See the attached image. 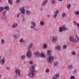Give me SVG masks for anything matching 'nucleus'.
I'll list each match as a JSON object with an SVG mask.
<instances>
[{
  "mask_svg": "<svg viewBox=\"0 0 79 79\" xmlns=\"http://www.w3.org/2000/svg\"><path fill=\"white\" fill-rule=\"evenodd\" d=\"M57 40V36H53L52 37V41L53 42H56Z\"/></svg>",
  "mask_w": 79,
  "mask_h": 79,
  "instance_id": "obj_8",
  "label": "nucleus"
},
{
  "mask_svg": "<svg viewBox=\"0 0 79 79\" xmlns=\"http://www.w3.org/2000/svg\"><path fill=\"white\" fill-rule=\"evenodd\" d=\"M47 53L48 55H50V54H51V51L50 50H48L47 51Z\"/></svg>",
  "mask_w": 79,
  "mask_h": 79,
  "instance_id": "obj_30",
  "label": "nucleus"
},
{
  "mask_svg": "<svg viewBox=\"0 0 79 79\" xmlns=\"http://www.w3.org/2000/svg\"><path fill=\"white\" fill-rule=\"evenodd\" d=\"M26 55L27 58H31V57L32 55V52L31 51V50H28L27 51Z\"/></svg>",
  "mask_w": 79,
  "mask_h": 79,
  "instance_id": "obj_3",
  "label": "nucleus"
},
{
  "mask_svg": "<svg viewBox=\"0 0 79 79\" xmlns=\"http://www.w3.org/2000/svg\"><path fill=\"white\" fill-rule=\"evenodd\" d=\"M2 0H0V3H2Z\"/></svg>",
  "mask_w": 79,
  "mask_h": 79,
  "instance_id": "obj_53",
  "label": "nucleus"
},
{
  "mask_svg": "<svg viewBox=\"0 0 79 79\" xmlns=\"http://www.w3.org/2000/svg\"><path fill=\"white\" fill-rule=\"evenodd\" d=\"M70 79H74V76H72L70 77Z\"/></svg>",
  "mask_w": 79,
  "mask_h": 79,
  "instance_id": "obj_40",
  "label": "nucleus"
},
{
  "mask_svg": "<svg viewBox=\"0 0 79 79\" xmlns=\"http://www.w3.org/2000/svg\"><path fill=\"white\" fill-rule=\"evenodd\" d=\"M58 13H59V11H58V10H56L54 12V18H56L57 15H58Z\"/></svg>",
  "mask_w": 79,
  "mask_h": 79,
  "instance_id": "obj_6",
  "label": "nucleus"
},
{
  "mask_svg": "<svg viewBox=\"0 0 79 79\" xmlns=\"http://www.w3.org/2000/svg\"><path fill=\"white\" fill-rule=\"evenodd\" d=\"M3 13H4V15H6V11H3Z\"/></svg>",
  "mask_w": 79,
  "mask_h": 79,
  "instance_id": "obj_43",
  "label": "nucleus"
},
{
  "mask_svg": "<svg viewBox=\"0 0 79 79\" xmlns=\"http://www.w3.org/2000/svg\"><path fill=\"white\" fill-rule=\"evenodd\" d=\"M18 26V24L17 23H14L11 26L12 28H15Z\"/></svg>",
  "mask_w": 79,
  "mask_h": 79,
  "instance_id": "obj_12",
  "label": "nucleus"
},
{
  "mask_svg": "<svg viewBox=\"0 0 79 79\" xmlns=\"http://www.w3.org/2000/svg\"><path fill=\"white\" fill-rule=\"evenodd\" d=\"M19 42L20 43H23L24 42V40L23 39L21 38L19 40Z\"/></svg>",
  "mask_w": 79,
  "mask_h": 79,
  "instance_id": "obj_24",
  "label": "nucleus"
},
{
  "mask_svg": "<svg viewBox=\"0 0 79 79\" xmlns=\"http://www.w3.org/2000/svg\"><path fill=\"white\" fill-rule=\"evenodd\" d=\"M25 20V19H23V21H24Z\"/></svg>",
  "mask_w": 79,
  "mask_h": 79,
  "instance_id": "obj_54",
  "label": "nucleus"
},
{
  "mask_svg": "<svg viewBox=\"0 0 79 79\" xmlns=\"http://www.w3.org/2000/svg\"><path fill=\"white\" fill-rule=\"evenodd\" d=\"M0 77H2V75H0Z\"/></svg>",
  "mask_w": 79,
  "mask_h": 79,
  "instance_id": "obj_57",
  "label": "nucleus"
},
{
  "mask_svg": "<svg viewBox=\"0 0 79 79\" xmlns=\"http://www.w3.org/2000/svg\"><path fill=\"white\" fill-rule=\"evenodd\" d=\"M52 4H55V1L54 0H52Z\"/></svg>",
  "mask_w": 79,
  "mask_h": 79,
  "instance_id": "obj_38",
  "label": "nucleus"
},
{
  "mask_svg": "<svg viewBox=\"0 0 79 79\" xmlns=\"http://www.w3.org/2000/svg\"><path fill=\"white\" fill-rule=\"evenodd\" d=\"M54 65L55 66H58V63L57 62H56L54 63Z\"/></svg>",
  "mask_w": 79,
  "mask_h": 79,
  "instance_id": "obj_37",
  "label": "nucleus"
},
{
  "mask_svg": "<svg viewBox=\"0 0 79 79\" xmlns=\"http://www.w3.org/2000/svg\"><path fill=\"white\" fill-rule=\"evenodd\" d=\"M35 64H34L33 65L31 68V72L29 73L28 74V76L30 77H33L34 74V72L35 71Z\"/></svg>",
  "mask_w": 79,
  "mask_h": 79,
  "instance_id": "obj_1",
  "label": "nucleus"
},
{
  "mask_svg": "<svg viewBox=\"0 0 79 79\" xmlns=\"http://www.w3.org/2000/svg\"><path fill=\"white\" fill-rule=\"evenodd\" d=\"M70 40L71 42H74V39L73 37H70Z\"/></svg>",
  "mask_w": 79,
  "mask_h": 79,
  "instance_id": "obj_20",
  "label": "nucleus"
},
{
  "mask_svg": "<svg viewBox=\"0 0 79 79\" xmlns=\"http://www.w3.org/2000/svg\"><path fill=\"white\" fill-rule=\"evenodd\" d=\"M20 11L22 14H24L25 12H26V11L25 10V9L24 8L22 7L20 8Z\"/></svg>",
  "mask_w": 79,
  "mask_h": 79,
  "instance_id": "obj_7",
  "label": "nucleus"
},
{
  "mask_svg": "<svg viewBox=\"0 0 79 79\" xmlns=\"http://www.w3.org/2000/svg\"><path fill=\"white\" fill-rule=\"evenodd\" d=\"M47 47V45L46 44H44L43 45V48H46Z\"/></svg>",
  "mask_w": 79,
  "mask_h": 79,
  "instance_id": "obj_27",
  "label": "nucleus"
},
{
  "mask_svg": "<svg viewBox=\"0 0 79 79\" xmlns=\"http://www.w3.org/2000/svg\"><path fill=\"white\" fill-rule=\"evenodd\" d=\"M59 76V74H56L55 77H54L52 79H57V77Z\"/></svg>",
  "mask_w": 79,
  "mask_h": 79,
  "instance_id": "obj_16",
  "label": "nucleus"
},
{
  "mask_svg": "<svg viewBox=\"0 0 79 79\" xmlns=\"http://www.w3.org/2000/svg\"><path fill=\"white\" fill-rule=\"evenodd\" d=\"M19 14H17V18H19Z\"/></svg>",
  "mask_w": 79,
  "mask_h": 79,
  "instance_id": "obj_49",
  "label": "nucleus"
},
{
  "mask_svg": "<svg viewBox=\"0 0 79 79\" xmlns=\"http://www.w3.org/2000/svg\"><path fill=\"white\" fill-rule=\"evenodd\" d=\"M46 73H49V71H50V70H49V69H47L46 70Z\"/></svg>",
  "mask_w": 79,
  "mask_h": 79,
  "instance_id": "obj_35",
  "label": "nucleus"
},
{
  "mask_svg": "<svg viewBox=\"0 0 79 79\" xmlns=\"http://www.w3.org/2000/svg\"><path fill=\"white\" fill-rule=\"evenodd\" d=\"M33 45L32 43H31L30 44H29V45L28 46V49H30V48H31L32 47Z\"/></svg>",
  "mask_w": 79,
  "mask_h": 79,
  "instance_id": "obj_13",
  "label": "nucleus"
},
{
  "mask_svg": "<svg viewBox=\"0 0 79 79\" xmlns=\"http://www.w3.org/2000/svg\"><path fill=\"white\" fill-rule=\"evenodd\" d=\"M40 57H45V54L44 53H41V54H40Z\"/></svg>",
  "mask_w": 79,
  "mask_h": 79,
  "instance_id": "obj_19",
  "label": "nucleus"
},
{
  "mask_svg": "<svg viewBox=\"0 0 79 79\" xmlns=\"http://www.w3.org/2000/svg\"><path fill=\"white\" fill-rule=\"evenodd\" d=\"M8 1L9 4H10V5H12V3H13V2H12V0H8Z\"/></svg>",
  "mask_w": 79,
  "mask_h": 79,
  "instance_id": "obj_22",
  "label": "nucleus"
},
{
  "mask_svg": "<svg viewBox=\"0 0 79 79\" xmlns=\"http://www.w3.org/2000/svg\"><path fill=\"white\" fill-rule=\"evenodd\" d=\"M75 14L77 16H79V11H76L75 12Z\"/></svg>",
  "mask_w": 79,
  "mask_h": 79,
  "instance_id": "obj_28",
  "label": "nucleus"
},
{
  "mask_svg": "<svg viewBox=\"0 0 79 79\" xmlns=\"http://www.w3.org/2000/svg\"><path fill=\"white\" fill-rule=\"evenodd\" d=\"M1 59V56H0V60Z\"/></svg>",
  "mask_w": 79,
  "mask_h": 79,
  "instance_id": "obj_58",
  "label": "nucleus"
},
{
  "mask_svg": "<svg viewBox=\"0 0 79 79\" xmlns=\"http://www.w3.org/2000/svg\"><path fill=\"white\" fill-rule=\"evenodd\" d=\"M53 57L52 56H50L48 59V61L49 63H52L53 61Z\"/></svg>",
  "mask_w": 79,
  "mask_h": 79,
  "instance_id": "obj_4",
  "label": "nucleus"
},
{
  "mask_svg": "<svg viewBox=\"0 0 79 79\" xmlns=\"http://www.w3.org/2000/svg\"><path fill=\"white\" fill-rule=\"evenodd\" d=\"M66 13H63L62 14V17H63V18H65V17H66Z\"/></svg>",
  "mask_w": 79,
  "mask_h": 79,
  "instance_id": "obj_25",
  "label": "nucleus"
},
{
  "mask_svg": "<svg viewBox=\"0 0 79 79\" xmlns=\"http://www.w3.org/2000/svg\"><path fill=\"white\" fill-rule=\"evenodd\" d=\"M48 2V1L47 0H45L44 2L42 3V6H44L46 5V3Z\"/></svg>",
  "mask_w": 79,
  "mask_h": 79,
  "instance_id": "obj_10",
  "label": "nucleus"
},
{
  "mask_svg": "<svg viewBox=\"0 0 79 79\" xmlns=\"http://www.w3.org/2000/svg\"><path fill=\"white\" fill-rule=\"evenodd\" d=\"M13 37L14 38H16V37H17V36H16V35H13Z\"/></svg>",
  "mask_w": 79,
  "mask_h": 79,
  "instance_id": "obj_44",
  "label": "nucleus"
},
{
  "mask_svg": "<svg viewBox=\"0 0 79 79\" xmlns=\"http://www.w3.org/2000/svg\"><path fill=\"white\" fill-rule=\"evenodd\" d=\"M48 18H50V15H48Z\"/></svg>",
  "mask_w": 79,
  "mask_h": 79,
  "instance_id": "obj_51",
  "label": "nucleus"
},
{
  "mask_svg": "<svg viewBox=\"0 0 79 79\" xmlns=\"http://www.w3.org/2000/svg\"><path fill=\"white\" fill-rule=\"evenodd\" d=\"M1 42L2 44H3L5 43V40L3 39H2L1 40Z\"/></svg>",
  "mask_w": 79,
  "mask_h": 79,
  "instance_id": "obj_31",
  "label": "nucleus"
},
{
  "mask_svg": "<svg viewBox=\"0 0 79 79\" xmlns=\"http://www.w3.org/2000/svg\"><path fill=\"white\" fill-rule=\"evenodd\" d=\"M68 29V28L66 27L65 25H63L62 27H61L59 28L60 32H62V31H66Z\"/></svg>",
  "mask_w": 79,
  "mask_h": 79,
  "instance_id": "obj_2",
  "label": "nucleus"
},
{
  "mask_svg": "<svg viewBox=\"0 0 79 79\" xmlns=\"http://www.w3.org/2000/svg\"><path fill=\"white\" fill-rule=\"evenodd\" d=\"M34 55L36 56H40V53L39 52H35L34 54Z\"/></svg>",
  "mask_w": 79,
  "mask_h": 79,
  "instance_id": "obj_14",
  "label": "nucleus"
},
{
  "mask_svg": "<svg viewBox=\"0 0 79 79\" xmlns=\"http://www.w3.org/2000/svg\"><path fill=\"white\" fill-rule=\"evenodd\" d=\"M76 54V52L74 51H73V52H72V54L74 56Z\"/></svg>",
  "mask_w": 79,
  "mask_h": 79,
  "instance_id": "obj_34",
  "label": "nucleus"
},
{
  "mask_svg": "<svg viewBox=\"0 0 79 79\" xmlns=\"http://www.w3.org/2000/svg\"><path fill=\"white\" fill-rule=\"evenodd\" d=\"M20 2V0H16V3H18Z\"/></svg>",
  "mask_w": 79,
  "mask_h": 79,
  "instance_id": "obj_39",
  "label": "nucleus"
},
{
  "mask_svg": "<svg viewBox=\"0 0 79 79\" xmlns=\"http://www.w3.org/2000/svg\"><path fill=\"white\" fill-rule=\"evenodd\" d=\"M25 58V55H23L22 56L21 59L22 60H24Z\"/></svg>",
  "mask_w": 79,
  "mask_h": 79,
  "instance_id": "obj_32",
  "label": "nucleus"
},
{
  "mask_svg": "<svg viewBox=\"0 0 79 79\" xmlns=\"http://www.w3.org/2000/svg\"><path fill=\"white\" fill-rule=\"evenodd\" d=\"M71 7V5L70 4H68L67 5V8L68 10H69Z\"/></svg>",
  "mask_w": 79,
  "mask_h": 79,
  "instance_id": "obj_17",
  "label": "nucleus"
},
{
  "mask_svg": "<svg viewBox=\"0 0 79 79\" xmlns=\"http://www.w3.org/2000/svg\"><path fill=\"white\" fill-rule=\"evenodd\" d=\"M6 69H7V70H9L10 69V68L8 67H6Z\"/></svg>",
  "mask_w": 79,
  "mask_h": 79,
  "instance_id": "obj_45",
  "label": "nucleus"
},
{
  "mask_svg": "<svg viewBox=\"0 0 79 79\" xmlns=\"http://www.w3.org/2000/svg\"><path fill=\"white\" fill-rule=\"evenodd\" d=\"M77 26H78V27H79V24L78 23H77Z\"/></svg>",
  "mask_w": 79,
  "mask_h": 79,
  "instance_id": "obj_50",
  "label": "nucleus"
},
{
  "mask_svg": "<svg viewBox=\"0 0 79 79\" xmlns=\"http://www.w3.org/2000/svg\"><path fill=\"white\" fill-rule=\"evenodd\" d=\"M74 24L76 25V22H74Z\"/></svg>",
  "mask_w": 79,
  "mask_h": 79,
  "instance_id": "obj_52",
  "label": "nucleus"
},
{
  "mask_svg": "<svg viewBox=\"0 0 79 79\" xmlns=\"http://www.w3.org/2000/svg\"><path fill=\"white\" fill-rule=\"evenodd\" d=\"M20 70L19 69H16L15 70V73L16 74H20Z\"/></svg>",
  "mask_w": 79,
  "mask_h": 79,
  "instance_id": "obj_11",
  "label": "nucleus"
},
{
  "mask_svg": "<svg viewBox=\"0 0 79 79\" xmlns=\"http://www.w3.org/2000/svg\"><path fill=\"white\" fill-rule=\"evenodd\" d=\"M73 68V65H70L69 66V69H72V68Z\"/></svg>",
  "mask_w": 79,
  "mask_h": 79,
  "instance_id": "obj_21",
  "label": "nucleus"
},
{
  "mask_svg": "<svg viewBox=\"0 0 79 79\" xmlns=\"http://www.w3.org/2000/svg\"><path fill=\"white\" fill-rule=\"evenodd\" d=\"M0 63L1 64H4V63H5V60L4 59H2L0 60Z\"/></svg>",
  "mask_w": 79,
  "mask_h": 79,
  "instance_id": "obj_15",
  "label": "nucleus"
},
{
  "mask_svg": "<svg viewBox=\"0 0 79 79\" xmlns=\"http://www.w3.org/2000/svg\"><path fill=\"white\" fill-rule=\"evenodd\" d=\"M4 9V8L3 7H0V12H1L3 11V10Z\"/></svg>",
  "mask_w": 79,
  "mask_h": 79,
  "instance_id": "obj_33",
  "label": "nucleus"
},
{
  "mask_svg": "<svg viewBox=\"0 0 79 79\" xmlns=\"http://www.w3.org/2000/svg\"><path fill=\"white\" fill-rule=\"evenodd\" d=\"M34 29V30H35V31H37V28H33Z\"/></svg>",
  "mask_w": 79,
  "mask_h": 79,
  "instance_id": "obj_48",
  "label": "nucleus"
},
{
  "mask_svg": "<svg viewBox=\"0 0 79 79\" xmlns=\"http://www.w3.org/2000/svg\"><path fill=\"white\" fill-rule=\"evenodd\" d=\"M40 24L41 26H44V25H45V23H44V22H42V21H41L40 23Z\"/></svg>",
  "mask_w": 79,
  "mask_h": 79,
  "instance_id": "obj_26",
  "label": "nucleus"
},
{
  "mask_svg": "<svg viewBox=\"0 0 79 79\" xmlns=\"http://www.w3.org/2000/svg\"><path fill=\"white\" fill-rule=\"evenodd\" d=\"M4 8L6 10H8L9 9V7L8 6H6L4 7Z\"/></svg>",
  "mask_w": 79,
  "mask_h": 79,
  "instance_id": "obj_29",
  "label": "nucleus"
},
{
  "mask_svg": "<svg viewBox=\"0 0 79 79\" xmlns=\"http://www.w3.org/2000/svg\"><path fill=\"white\" fill-rule=\"evenodd\" d=\"M67 47L66 45H64L63 47V48L64 49H65V48H66Z\"/></svg>",
  "mask_w": 79,
  "mask_h": 79,
  "instance_id": "obj_41",
  "label": "nucleus"
},
{
  "mask_svg": "<svg viewBox=\"0 0 79 79\" xmlns=\"http://www.w3.org/2000/svg\"><path fill=\"white\" fill-rule=\"evenodd\" d=\"M73 74H76V71L75 70L73 71Z\"/></svg>",
  "mask_w": 79,
  "mask_h": 79,
  "instance_id": "obj_47",
  "label": "nucleus"
},
{
  "mask_svg": "<svg viewBox=\"0 0 79 79\" xmlns=\"http://www.w3.org/2000/svg\"><path fill=\"white\" fill-rule=\"evenodd\" d=\"M27 13L28 14H30V13H31V12L29 10H27Z\"/></svg>",
  "mask_w": 79,
  "mask_h": 79,
  "instance_id": "obj_36",
  "label": "nucleus"
},
{
  "mask_svg": "<svg viewBox=\"0 0 79 79\" xmlns=\"http://www.w3.org/2000/svg\"><path fill=\"white\" fill-rule=\"evenodd\" d=\"M30 64H33V62L32 61H30L29 62Z\"/></svg>",
  "mask_w": 79,
  "mask_h": 79,
  "instance_id": "obj_42",
  "label": "nucleus"
},
{
  "mask_svg": "<svg viewBox=\"0 0 79 79\" xmlns=\"http://www.w3.org/2000/svg\"><path fill=\"white\" fill-rule=\"evenodd\" d=\"M31 24L33 26H31V28L32 29V28H34L35 26V23L34 22H32L31 23Z\"/></svg>",
  "mask_w": 79,
  "mask_h": 79,
  "instance_id": "obj_9",
  "label": "nucleus"
},
{
  "mask_svg": "<svg viewBox=\"0 0 79 79\" xmlns=\"http://www.w3.org/2000/svg\"><path fill=\"white\" fill-rule=\"evenodd\" d=\"M79 40V37L77 35H76L74 39V42H77Z\"/></svg>",
  "mask_w": 79,
  "mask_h": 79,
  "instance_id": "obj_5",
  "label": "nucleus"
},
{
  "mask_svg": "<svg viewBox=\"0 0 79 79\" xmlns=\"http://www.w3.org/2000/svg\"><path fill=\"white\" fill-rule=\"evenodd\" d=\"M60 47H61L60 46H58L57 47H56L55 49H58V50H60Z\"/></svg>",
  "mask_w": 79,
  "mask_h": 79,
  "instance_id": "obj_23",
  "label": "nucleus"
},
{
  "mask_svg": "<svg viewBox=\"0 0 79 79\" xmlns=\"http://www.w3.org/2000/svg\"><path fill=\"white\" fill-rule=\"evenodd\" d=\"M40 10H41V11H42V8L40 9Z\"/></svg>",
  "mask_w": 79,
  "mask_h": 79,
  "instance_id": "obj_56",
  "label": "nucleus"
},
{
  "mask_svg": "<svg viewBox=\"0 0 79 79\" xmlns=\"http://www.w3.org/2000/svg\"><path fill=\"white\" fill-rule=\"evenodd\" d=\"M2 19L3 20H5L6 19V16L5 15H3L2 17Z\"/></svg>",
  "mask_w": 79,
  "mask_h": 79,
  "instance_id": "obj_18",
  "label": "nucleus"
},
{
  "mask_svg": "<svg viewBox=\"0 0 79 79\" xmlns=\"http://www.w3.org/2000/svg\"><path fill=\"white\" fill-rule=\"evenodd\" d=\"M59 1H60V2H61V1H63V0H58Z\"/></svg>",
  "mask_w": 79,
  "mask_h": 79,
  "instance_id": "obj_55",
  "label": "nucleus"
},
{
  "mask_svg": "<svg viewBox=\"0 0 79 79\" xmlns=\"http://www.w3.org/2000/svg\"><path fill=\"white\" fill-rule=\"evenodd\" d=\"M18 74L19 77H21L22 75L20 73H19V74Z\"/></svg>",
  "mask_w": 79,
  "mask_h": 79,
  "instance_id": "obj_46",
  "label": "nucleus"
}]
</instances>
